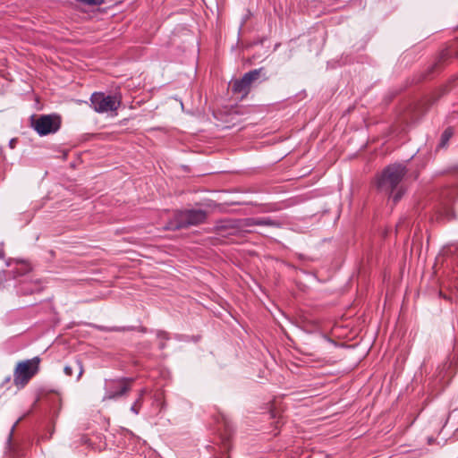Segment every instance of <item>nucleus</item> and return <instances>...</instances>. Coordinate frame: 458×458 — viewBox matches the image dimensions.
Here are the masks:
<instances>
[{"instance_id": "f257e3e1", "label": "nucleus", "mask_w": 458, "mask_h": 458, "mask_svg": "<svg viewBox=\"0 0 458 458\" xmlns=\"http://www.w3.org/2000/svg\"><path fill=\"white\" fill-rule=\"evenodd\" d=\"M407 172L403 164L395 163L387 165L377 179L378 190L389 194L394 203L398 202L404 193V189L400 186V183Z\"/></svg>"}, {"instance_id": "f03ea898", "label": "nucleus", "mask_w": 458, "mask_h": 458, "mask_svg": "<svg viewBox=\"0 0 458 458\" xmlns=\"http://www.w3.org/2000/svg\"><path fill=\"white\" fill-rule=\"evenodd\" d=\"M40 358L19 361L13 371V384L20 388L24 387L30 380L39 371Z\"/></svg>"}, {"instance_id": "7ed1b4c3", "label": "nucleus", "mask_w": 458, "mask_h": 458, "mask_svg": "<svg viewBox=\"0 0 458 458\" xmlns=\"http://www.w3.org/2000/svg\"><path fill=\"white\" fill-rule=\"evenodd\" d=\"M207 212L202 209H185L177 211L174 220L170 223L168 229L178 230L191 225H198L205 222Z\"/></svg>"}, {"instance_id": "20e7f679", "label": "nucleus", "mask_w": 458, "mask_h": 458, "mask_svg": "<svg viewBox=\"0 0 458 458\" xmlns=\"http://www.w3.org/2000/svg\"><path fill=\"white\" fill-rule=\"evenodd\" d=\"M133 377H118L105 380L103 401L115 400L125 396L131 389Z\"/></svg>"}, {"instance_id": "39448f33", "label": "nucleus", "mask_w": 458, "mask_h": 458, "mask_svg": "<svg viewBox=\"0 0 458 458\" xmlns=\"http://www.w3.org/2000/svg\"><path fill=\"white\" fill-rule=\"evenodd\" d=\"M121 105L116 96L106 95L104 92H94L90 97V106L98 114L114 112Z\"/></svg>"}, {"instance_id": "423d86ee", "label": "nucleus", "mask_w": 458, "mask_h": 458, "mask_svg": "<svg viewBox=\"0 0 458 458\" xmlns=\"http://www.w3.org/2000/svg\"><path fill=\"white\" fill-rule=\"evenodd\" d=\"M264 72V68L251 70L246 72L241 79L234 80L232 84V91L234 94L241 95L242 98L246 97L255 83H257Z\"/></svg>"}, {"instance_id": "0eeeda50", "label": "nucleus", "mask_w": 458, "mask_h": 458, "mask_svg": "<svg viewBox=\"0 0 458 458\" xmlns=\"http://www.w3.org/2000/svg\"><path fill=\"white\" fill-rule=\"evenodd\" d=\"M32 127L40 136L55 133L61 127V118L56 114H43L33 122Z\"/></svg>"}, {"instance_id": "6e6552de", "label": "nucleus", "mask_w": 458, "mask_h": 458, "mask_svg": "<svg viewBox=\"0 0 458 458\" xmlns=\"http://www.w3.org/2000/svg\"><path fill=\"white\" fill-rule=\"evenodd\" d=\"M244 226L265 225L280 228L283 224L276 219L271 217H249L243 220Z\"/></svg>"}, {"instance_id": "1a4fd4ad", "label": "nucleus", "mask_w": 458, "mask_h": 458, "mask_svg": "<svg viewBox=\"0 0 458 458\" xmlns=\"http://www.w3.org/2000/svg\"><path fill=\"white\" fill-rule=\"evenodd\" d=\"M74 369L78 370L77 380H80L84 372L83 363L81 360H75L72 365H66L64 372L66 376L72 377Z\"/></svg>"}, {"instance_id": "9d476101", "label": "nucleus", "mask_w": 458, "mask_h": 458, "mask_svg": "<svg viewBox=\"0 0 458 458\" xmlns=\"http://www.w3.org/2000/svg\"><path fill=\"white\" fill-rule=\"evenodd\" d=\"M148 393L147 388H142L139 391V395L133 404L131 406V411L134 414L138 415L140 412V409L143 403V397Z\"/></svg>"}, {"instance_id": "9b49d317", "label": "nucleus", "mask_w": 458, "mask_h": 458, "mask_svg": "<svg viewBox=\"0 0 458 458\" xmlns=\"http://www.w3.org/2000/svg\"><path fill=\"white\" fill-rule=\"evenodd\" d=\"M458 368V352L454 353V357L449 362L448 369H452V371L448 372L449 375L454 374L455 369Z\"/></svg>"}, {"instance_id": "f8f14e48", "label": "nucleus", "mask_w": 458, "mask_h": 458, "mask_svg": "<svg viewBox=\"0 0 458 458\" xmlns=\"http://www.w3.org/2000/svg\"><path fill=\"white\" fill-rule=\"evenodd\" d=\"M453 131L451 128H447L444 131L442 136H441V146H445L449 139L452 137Z\"/></svg>"}, {"instance_id": "ddd939ff", "label": "nucleus", "mask_w": 458, "mask_h": 458, "mask_svg": "<svg viewBox=\"0 0 458 458\" xmlns=\"http://www.w3.org/2000/svg\"><path fill=\"white\" fill-rule=\"evenodd\" d=\"M77 2L91 5V6H99L104 4L105 0H76Z\"/></svg>"}, {"instance_id": "4468645a", "label": "nucleus", "mask_w": 458, "mask_h": 458, "mask_svg": "<svg viewBox=\"0 0 458 458\" xmlns=\"http://www.w3.org/2000/svg\"><path fill=\"white\" fill-rule=\"evenodd\" d=\"M449 56H450V54H449V51L447 49L442 51V53L440 54L438 61L434 64V69L437 68L441 62L445 61Z\"/></svg>"}, {"instance_id": "2eb2a0df", "label": "nucleus", "mask_w": 458, "mask_h": 458, "mask_svg": "<svg viewBox=\"0 0 458 458\" xmlns=\"http://www.w3.org/2000/svg\"><path fill=\"white\" fill-rule=\"evenodd\" d=\"M20 420H18L12 427L11 430H10V433L8 435V437H7V445H8V448H11V445H12V440H13V432H14V429L17 426V424L19 423Z\"/></svg>"}, {"instance_id": "dca6fc26", "label": "nucleus", "mask_w": 458, "mask_h": 458, "mask_svg": "<svg viewBox=\"0 0 458 458\" xmlns=\"http://www.w3.org/2000/svg\"><path fill=\"white\" fill-rule=\"evenodd\" d=\"M157 337L160 341H168L170 339L168 333L165 331H162V330H158L157 332Z\"/></svg>"}, {"instance_id": "f3484780", "label": "nucleus", "mask_w": 458, "mask_h": 458, "mask_svg": "<svg viewBox=\"0 0 458 458\" xmlns=\"http://www.w3.org/2000/svg\"><path fill=\"white\" fill-rule=\"evenodd\" d=\"M354 353V345L345 344V358L352 357Z\"/></svg>"}, {"instance_id": "a211bd4d", "label": "nucleus", "mask_w": 458, "mask_h": 458, "mask_svg": "<svg viewBox=\"0 0 458 458\" xmlns=\"http://www.w3.org/2000/svg\"><path fill=\"white\" fill-rule=\"evenodd\" d=\"M132 329H133V327H114L109 328L108 330L114 331V332H121V331H129V330H132Z\"/></svg>"}, {"instance_id": "6ab92c4d", "label": "nucleus", "mask_w": 458, "mask_h": 458, "mask_svg": "<svg viewBox=\"0 0 458 458\" xmlns=\"http://www.w3.org/2000/svg\"><path fill=\"white\" fill-rule=\"evenodd\" d=\"M16 143H17V140L16 139H12L10 141H9V147L11 148H14L15 146H16Z\"/></svg>"}, {"instance_id": "aec40b11", "label": "nucleus", "mask_w": 458, "mask_h": 458, "mask_svg": "<svg viewBox=\"0 0 458 458\" xmlns=\"http://www.w3.org/2000/svg\"><path fill=\"white\" fill-rule=\"evenodd\" d=\"M7 279L6 272L3 271L0 273V284Z\"/></svg>"}, {"instance_id": "412c9836", "label": "nucleus", "mask_w": 458, "mask_h": 458, "mask_svg": "<svg viewBox=\"0 0 458 458\" xmlns=\"http://www.w3.org/2000/svg\"><path fill=\"white\" fill-rule=\"evenodd\" d=\"M166 341H160L159 344H158V347L160 350H163L165 348L166 346V344H165Z\"/></svg>"}, {"instance_id": "4be33fe9", "label": "nucleus", "mask_w": 458, "mask_h": 458, "mask_svg": "<svg viewBox=\"0 0 458 458\" xmlns=\"http://www.w3.org/2000/svg\"><path fill=\"white\" fill-rule=\"evenodd\" d=\"M21 273H19V274H17V275L13 273V278H16L18 276H21Z\"/></svg>"}, {"instance_id": "5701e85b", "label": "nucleus", "mask_w": 458, "mask_h": 458, "mask_svg": "<svg viewBox=\"0 0 458 458\" xmlns=\"http://www.w3.org/2000/svg\"><path fill=\"white\" fill-rule=\"evenodd\" d=\"M140 331H141V332H143V333H145V332L147 331V329H146L145 327H141V328H140Z\"/></svg>"}]
</instances>
